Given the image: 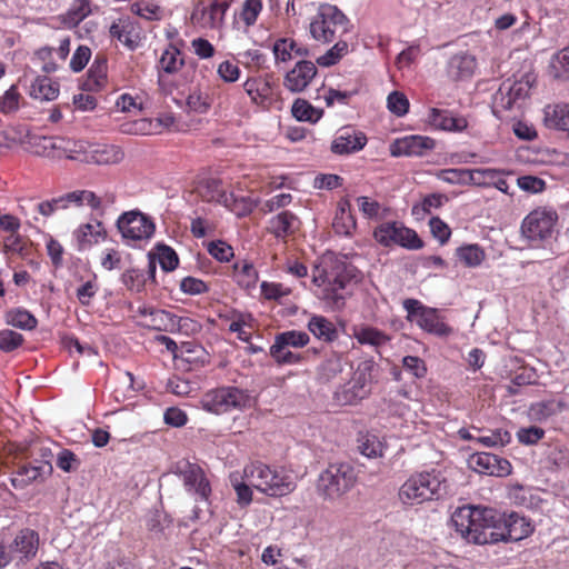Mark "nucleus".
Wrapping results in <instances>:
<instances>
[{
  "label": "nucleus",
  "instance_id": "09e8293b",
  "mask_svg": "<svg viewBox=\"0 0 569 569\" xmlns=\"http://www.w3.org/2000/svg\"><path fill=\"white\" fill-rule=\"evenodd\" d=\"M292 116L298 121L316 123L322 117V111L313 108L308 101L297 99L291 108Z\"/></svg>",
  "mask_w": 569,
  "mask_h": 569
},
{
  "label": "nucleus",
  "instance_id": "37998d69",
  "mask_svg": "<svg viewBox=\"0 0 569 569\" xmlns=\"http://www.w3.org/2000/svg\"><path fill=\"white\" fill-rule=\"evenodd\" d=\"M107 78V62L104 59L93 61L88 70V79L84 82L87 90H99L104 86Z\"/></svg>",
  "mask_w": 569,
  "mask_h": 569
},
{
  "label": "nucleus",
  "instance_id": "a211bd4d",
  "mask_svg": "<svg viewBox=\"0 0 569 569\" xmlns=\"http://www.w3.org/2000/svg\"><path fill=\"white\" fill-rule=\"evenodd\" d=\"M317 67L312 61L301 60L284 76L283 86L293 93L302 92L317 76Z\"/></svg>",
  "mask_w": 569,
  "mask_h": 569
},
{
  "label": "nucleus",
  "instance_id": "9d476101",
  "mask_svg": "<svg viewBox=\"0 0 569 569\" xmlns=\"http://www.w3.org/2000/svg\"><path fill=\"white\" fill-rule=\"evenodd\" d=\"M558 216L556 211L538 208L531 211L521 223V233L531 246L551 238Z\"/></svg>",
  "mask_w": 569,
  "mask_h": 569
},
{
  "label": "nucleus",
  "instance_id": "5701e85b",
  "mask_svg": "<svg viewBox=\"0 0 569 569\" xmlns=\"http://www.w3.org/2000/svg\"><path fill=\"white\" fill-rule=\"evenodd\" d=\"M543 123L548 129L561 131L569 137V103L547 104L543 108Z\"/></svg>",
  "mask_w": 569,
  "mask_h": 569
},
{
  "label": "nucleus",
  "instance_id": "423d86ee",
  "mask_svg": "<svg viewBox=\"0 0 569 569\" xmlns=\"http://www.w3.org/2000/svg\"><path fill=\"white\" fill-rule=\"evenodd\" d=\"M348 19L336 6L325 3L318 9L310 22L311 37L323 43L331 42L337 36L348 32Z\"/></svg>",
  "mask_w": 569,
  "mask_h": 569
},
{
  "label": "nucleus",
  "instance_id": "f257e3e1",
  "mask_svg": "<svg viewBox=\"0 0 569 569\" xmlns=\"http://www.w3.org/2000/svg\"><path fill=\"white\" fill-rule=\"evenodd\" d=\"M451 522L463 539L476 545L519 541L533 531L530 521L516 512L506 516L476 506L458 508Z\"/></svg>",
  "mask_w": 569,
  "mask_h": 569
},
{
  "label": "nucleus",
  "instance_id": "58836bf2",
  "mask_svg": "<svg viewBox=\"0 0 569 569\" xmlns=\"http://www.w3.org/2000/svg\"><path fill=\"white\" fill-rule=\"evenodd\" d=\"M456 257L468 268L479 267L486 258L485 250L477 243L463 244L456 249Z\"/></svg>",
  "mask_w": 569,
  "mask_h": 569
},
{
  "label": "nucleus",
  "instance_id": "5fc2aeb1",
  "mask_svg": "<svg viewBox=\"0 0 569 569\" xmlns=\"http://www.w3.org/2000/svg\"><path fill=\"white\" fill-rule=\"evenodd\" d=\"M348 43L346 41H338L327 52L317 58V63L320 67H331L339 62V60L347 54Z\"/></svg>",
  "mask_w": 569,
  "mask_h": 569
},
{
  "label": "nucleus",
  "instance_id": "4468645a",
  "mask_svg": "<svg viewBox=\"0 0 569 569\" xmlns=\"http://www.w3.org/2000/svg\"><path fill=\"white\" fill-rule=\"evenodd\" d=\"M470 469L478 473L503 477L511 472V465L507 459L489 452H476L468 459Z\"/></svg>",
  "mask_w": 569,
  "mask_h": 569
},
{
  "label": "nucleus",
  "instance_id": "4c0bfd02",
  "mask_svg": "<svg viewBox=\"0 0 569 569\" xmlns=\"http://www.w3.org/2000/svg\"><path fill=\"white\" fill-rule=\"evenodd\" d=\"M32 98L42 101H52L59 96V84L48 77H39L31 86Z\"/></svg>",
  "mask_w": 569,
  "mask_h": 569
},
{
  "label": "nucleus",
  "instance_id": "a878e982",
  "mask_svg": "<svg viewBox=\"0 0 569 569\" xmlns=\"http://www.w3.org/2000/svg\"><path fill=\"white\" fill-rule=\"evenodd\" d=\"M122 158L123 152L117 146L89 142L88 154L87 158H84V162L96 164H112L120 162Z\"/></svg>",
  "mask_w": 569,
  "mask_h": 569
},
{
  "label": "nucleus",
  "instance_id": "6e6d98bb",
  "mask_svg": "<svg viewBox=\"0 0 569 569\" xmlns=\"http://www.w3.org/2000/svg\"><path fill=\"white\" fill-rule=\"evenodd\" d=\"M333 228L337 233L349 236L356 229V220L345 207H340L333 220Z\"/></svg>",
  "mask_w": 569,
  "mask_h": 569
},
{
  "label": "nucleus",
  "instance_id": "f03ea898",
  "mask_svg": "<svg viewBox=\"0 0 569 569\" xmlns=\"http://www.w3.org/2000/svg\"><path fill=\"white\" fill-rule=\"evenodd\" d=\"M360 279V271L355 266L332 256L325 257L312 276L317 297L332 310L345 307L350 287Z\"/></svg>",
  "mask_w": 569,
  "mask_h": 569
},
{
  "label": "nucleus",
  "instance_id": "052dcab7",
  "mask_svg": "<svg viewBox=\"0 0 569 569\" xmlns=\"http://www.w3.org/2000/svg\"><path fill=\"white\" fill-rule=\"evenodd\" d=\"M261 10V0H246L242 4L240 19L246 23V26L250 27L256 23Z\"/></svg>",
  "mask_w": 569,
  "mask_h": 569
},
{
  "label": "nucleus",
  "instance_id": "6e6552de",
  "mask_svg": "<svg viewBox=\"0 0 569 569\" xmlns=\"http://www.w3.org/2000/svg\"><path fill=\"white\" fill-rule=\"evenodd\" d=\"M355 471L349 463H332L318 478V491L326 498L335 500L353 486Z\"/></svg>",
  "mask_w": 569,
  "mask_h": 569
},
{
  "label": "nucleus",
  "instance_id": "c85d7f7f",
  "mask_svg": "<svg viewBox=\"0 0 569 569\" xmlns=\"http://www.w3.org/2000/svg\"><path fill=\"white\" fill-rule=\"evenodd\" d=\"M231 0H214L210 6L198 8L194 16L200 12L201 24L207 28H218L222 24Z\"/></svg>",
  "mask_w": 569,
  "mask_h": 569
},
{
  "label": "nucleus",
  "instance_id": "603ef678",
  "mask_svg": "<svg viewBox=\"0 0 569 569\" xmlns=\"http://www.w3.org/2000/svg\"><path fill=\"white\" fill-rule=\"evenodd\" d=\"M133 27L131 23H113L110 27V34L112 38H116L121 43H123L130 50L136 49L138 42L136 37L132 36Z\"/></svg>",
  "mask_w": 569,
  "mask_h": 569
},
{
  "label": "nucleus",
  "instance_id": "aec40b11",
  "mask_svg": "<svg viewBox=\"0 0 569 569\" xmlns=\"http://www.w3.org/2000/svg\"><path fill=\"white\" fill-rule=\"evenodd\" d=\"M72 237L76 248L79 251H84L103 241L107 238V231L101 221L94 220L93 222L80 224L73 231Z\"/></svg>",
  "mask_w": 569,
  "mask_h": 569
},
{
  "label": "nucleus",
  "instance_id": "2f4dec72",
  "mask_svg": "<svg viewBox=\"0 0 569 569\" xmlns=\"http://www.w3.org/2000/svg\"><path fill=\"white\" fill-rule=\"evenodd\" d=\"M243 89L251 101L258 106H267L271 101L272 88L268 80L250 78L243 83Z\"/></svg>",
  "mask_w": 569,
  "mask_h": 569
},
{
  "label": "nucleus",
  "instance_id": "6ab92c4d",
  "mask_svg": "<svg viewBox=\"0 0 569 569\" xmlns=\"http://www.w3.org/2000/svg\"><path fill=\"white\" fill-rule=\"evenodd\" d=\"M435 141L423 136H407L397 139L390 146V153L393 157H413L421 156L426 150H431Z\"/></svg>",
  "mask_w": 569,
  "mask_h": 569
},
{
  "label": "nucleus",
  "instance_id": "0eeeda50",
  "mask_svg": "<svg viewBox=\"0 0 569 569\" xmlns=\"http://www.w3.org/2000/svg\"><path fill=\"white\" fill-rule=\"evenodd\" d=\"M117 228L124 243L129 247H141L148 242L156 231L153 220L139 210L123 212L117 220Z\"/></svg>",
  "mask_w": 569,
  "mask_h": 569
},
{
  "label": "nucleus",
  "instance_id": "bb28decb",
  "mask_svg": "<svg viewBox=\"0 0 569 569\" xmlns=\"http://www.w3.org/2000/svg\"><path fill=\"white\" fill-rule=\"evenodd\" d=\"M476 66L473 56L460 52L448 60L447 74L452 80H465L473 74Z\"/></svg>",
  "mask_w": 569,
  "mask_h": 569
},
{
  "label": "nucleus",
  "instance_id": "e2e57ef3",
  "mask_svg": "<svg viewBox=\"0 0 569 569\" xmlns=\"http://www.w3.org/2000/svg\"><path fill=\"white\" fill-rule=\"evenodd\" d=\"M262 296L268 300H280L290 295L291 290L282 283L263 281L260 286Z\"/></svg>",
  "mask_w": 569,
  "mask_h": 569
},
{
  "label": "nucleus",
  "instance_id": "de8ad7c7",
  "mask_svg": "<svg viewBox=\"0 0 569 569\" xmlns=\"http://www.w3.org/2000/svg\"><path fill=\"white\" fill-rule=\"evenodd\" d=\"M383 448L382 441L373 433H366L358 438V450L367 458L381 457Z\"/></svg>",
  "mask_w": 569,
  "mask_h": 569
},
{
  "label": "nucleus",
  "instance_id": "8fccbe9b",
  "mask_svg": "<svg viewBox=\"0 0 569 569\" xmlns=\"http://www.w3.org/2000/svg\"><path fill=\"white\" fill-rule=\"evenodd\" d=\"M234 271L239 284L246 288L254 287L258 280V272L249 261H241L234 264Z\"/></svg>",
  "mask_w": 569,
  "mask_h": 569
},
{
  "label": "nucleus",
  "instance_id": "9b49d317",
  "mask_svg": "<svg viewBox=\"0 0 569 569\" xmlns=\"http://www.w3.org/2000/svg\"><path fill=\"white\" fill-rule=\"evenodd\" d=\"M373 238L385 247L397 244L408 250H419L423 247V241L415 230L396 221L379 224L373 231Z\"/></svg>",
  "mask_w": 569,
  "mask_h": 569
},
{
  "label": "nucleus",
  "instance_id": "dca6fc26",
  "mask_svg": "<svg viewBox=\"0 0 569 569\" xmlns=\"http://www.w3.org/2000/svg\"><path fill=\"white\" fill-rule=\"evenodd\" d=\"M43 148L56 151L57 157H66L70 160L84 162L88 154L89 142L72 140L61 137L43 138Z\"/></svg>",
  "mask_w": 569,
  "mask_h": 569
},
{
  "label": "nucleus",
  "instance_id": "338daca9",
  "mask_svg": "<svg viewBox=\"0 0 569 569\" xmlns=\"http://www.w3.org/2000/svg\"><path fill=\"white\" fill-rule=\"evenodd\" d=\"M403 369L415 378H423L427 373V367L422 359L416 356H406L402 358Z\"/></svg>",
  "mask_w": 569,
  "mask_h": 569
},
{
  "label": "nucleus",
  "instance_id": "b1692460",
  "mask_svg": "<svg viewBox=\"0 0 569 569\" xmlns=\"http://www.w3.org/2000/svg\"><path fill=\"white\" fill-rule=\"evenodd\" d=\"M276 64L291 61L295 57H309L308 47L298 43L291 38H279L272 46Z\"/></svg>",
  "mask_w": 569,
  "mask_h": 569
},
{
  "label": "nucleus",
  "instance_id": "680f3d73",
  "mask_svg": "<svg viewBox=\"0 0 569 569\" xmlns=\"http://www.w3.org/2000/svg\"><path fill=\"white\" fill-rule=\"evenodd\" d=\"M387 107L397 117H402L408 112L409 101L403 93L393 91L387 98Z\"/></svg>",
  "mask_w": 569,
  "mask_h": 569
},
{
  "label": "nucleus",
  "instance_id": "13d9d810",
  "mask_svg": "<svg viewBox=\"0 0 569 569\" xmlns=\"http://www.w3.org/2000/svg\"><path fill=\"white\" fill-rule=\"evenodd\" d=\"M229 203L223 204L231 212L236 213L238 217H243L249 214L256 207L254 201L248 197H236L232 193V199L228 201Z\"/></svg>",
  "mask_w": 569,
  "mask_h": 569
},
{
  "label": "nucleus",
  "instance_id": "c756f323",
  "mask_svg": "<svg viewBox=\"0 0 569 569\" xmlns=\"http://www.w3.org/2000/svg\"><path fill=\"white\" fill-rule=\"evenodd\" d=\"M270 231L278 239H283L299 229V219L292 212L284 210L270 219Z\"/></svg>",
  "mask_w": 569,
  "mask_h": 569
},
{
  "label": "nucleus",
  "instance_id": "69168bd1",
  "mask_svg": "<svg viewBox=\"0 0 569 569\" xmlns=\"http://www.w3.org/2000/svg\"><path fill=\"white\" fill-rule=\"evenodd\" d=\"M443 199L445 197L441 194H429L420 203L412 207V213L416 216L430 213L431 209H437L442 206Z\"/></svg>",
  "mask_w": 569,
  "mask_h": 569
},
{
  "label": "nucleus",
  "instance_id": "2eb2a0df",
  "mask_svg": "<svg viewBox=\"0 0 569 569\" xmlns=\"http://www.w3.org/2000/svg\"><path fill=\"white\" fill-rule=\"evenodd\" d=\"M10 552L18 563L29 561L37 556L39 533L30 528L20 529L9 542Z\"/></svg>",
  "mask_w": 569,
  "mask_h": 569
},
{
  "label": "nucleus",
  "instance_id": "72a5a7b5",
  "mask_svg": "<svg viewBox=\"0 0 569 569\" xmlns=\"http://www.w3.org/2000/svg\"><path fill=\"white\" fill-rule=\"evenodd\" d=\"M352 336L360 345L370 346L375 349L385 346L390 340L387 333L370 326L353 327Z\"/></svg>",
  "mask_w": 569,
  "mask_h": 569
},
{
  "label": "nucleus",
  "instance_id": "864d4df0",
  "mask_svg": "<svg viewBox=\"0 0 569 569\" xmlns=\"http://www.w3.org/2000/svg\"><path fill=\"white\" fill-rule=\"evenodd\" d=\"M550 70L555 78H569V46L552 57Z\"/></svg>",
  "mask_w": 569,
  "mask_h": 569
},
{
  "label": "nucleus",
  "instance_id": "ddd939ff",
  "mask_svg": "<svg viewBox=\"0 0 569 569\" xmlns=\"http://www.w3.org/2000/svg\"><path fill=\"white\" fill-rule=\"evenodd\" d=\"M173 473L178 475L187 492L197 501H207L211 487L201 467L189 461H179L173 467Z\"/></svg>",
  "mask_w": 569,
  "mask_h": 569
},
{
  "label": "nucleus",
  "instance_id": "39448f33",
  "mask_svg": "<svg viewBox=\"0 0 569 569\" xmlns=\"http://www.w3.org/2000/svg\"><path fill=\"white\" fill-rule=\"evenodd\" d=\"M253 403L254 399L248 390L234 386H223L209 390L200 400L201 408L214 415L233 410L243 411L251 408Z\"/></svg>",
  "mask_w": 569,
  "mask_h": 569
},
{
  "label": "nucleus",
  "instance_id": "f704fd0d",
  "mask_svg": "<svg viewBox=\"0 0 569 569\" xmlns=\"http://www.w3.org/2000/svg\"><path fill=\"white\" fill-rule=\"evenodd\" d=\"M184 66L183 57L180 50L172 43H170L161 53L157 68L160 72L167 74H174L179 72Z\"/></svg>",
  "mask_w": 569,
  "mask_h": 569
},
{
  "label": "nucleus",
  "instance_id": "393cba45",
  "mask_svg": "<svg viewBox=\"0 0 569 569\" xmlns=\"http://www.w3.org/2000/svg\"><path fill=\"white\" fill-rule=\"evenodd\" d=\"M347 366H350L347 356L341 352L331 351L317 368L318 379L329 382L341 375Z\"/></svg>",
  "mask_w": 569,
  "mask_h": 569
},
{
  "label": "nucleus",
  "instance_id": "774afa93",
  "mask_svg": "<svg viewBox=\"0 0 569 569\" xmlns=\"http://www.w3.org/2000/svg\"><path fill=\"white\" fill-rule=\"evenodd\" d=\"M545 436V430L542 428L531 426L528 428H520L517 431V439L520 443L531 446L536 445L539 440H541Z\"/></svg>",
  "mask_w": 569,
  "mask_h": 569
},
{
  "label": "nucleus",
  "instance_id": "20e7f679",
  "mask_svg": "<svg viewBox=\"0 0 569 569\" xmlns=\"http://www.w3.org/2000/svg\"><path fill=\"white\" fill-rule=\"evenodd\" d=\"M243 470L244 479L264 495L280 497L291 492L295 488L291 477L283 470L260 461L247 465Z\"/></svg>",
  "mask_w": 569,
  "mask_h": 569
},
{
  "label": "nucleus",
  "instance_id": "e433bc0d",
  "mask_svg": "<svg viewBox=\"0 0 569 569\" xmlns=\"http://www.w3.org/2000/svg\"><path fill=\"white\" fill-rule=\"evenodd\" d=\"M214 89H197L188 96L187 104L197 113H207L214 103Z\"/></svg>",
  "mask_w": 569,
  "mask_h": 569
},
{
  "label": "nucleus",
  "instance_id": "bf43d9fd",
  "mask_svg": "<svg viewBox=\"0 0 569 569\" xmlns=\"http://www.w3.org/2000/svg\"><path fill=\"white\" fill-rule=\"evenodd\" d=\"M511 440V435L509 431L503 429H497L492 431L488 436H481L477 438V442L481 443L485 447H505Z\"/></svg>",
  "mask_w": 569,
  "mask_h": 569
},
{
  "label": "nucleus",
  "instance_id": "4be33fe9",
  "mask_svg": "<svg viewBox=\"0 0 569 569\" xmlns=\"http://www.w3.org/2000/svg\"><path fill=\"white\" fill-rule=\"evenodd\" d=\"M428 123L442 131L460 132L468 126L467 120L461 116H455L449 110L433 108L428 113Z\"/></svg>",
  "mask_w": 569,
  "mask_h": 569
},
{
  "label": "nucleus",
  "instance_id": "c03bdc74",
  "mask_svg": "<svg viewBox=\"0 0 569 569\" xmlns=\"http://www.w3.org/2000/svg\"><path fill=\"white\" fill-rule=\"evenodd\" d=\"M273 342L283 347H289L290 349H299L306 347L310 342V337L305 331L287 330L276 335Z\"/></svg>",
  "mask_w": 569,
  "mask_h": 569
},
{
  "label": "nucleus",
  "instance_id": "79ce46f5",
  "mask_svg": "<svg viewBox=\"0 0 569 569\" xmlns=\"http://www.w3.org/2000/svg\"><path fill=\"white\" fill-rule=\"evenodd\" d=\"M6 320L8 325L21 330H32L38 325L36 317L22 308L9 310L6 315Z\"/></svg>",
  "mask_w": 569,
  "mask_h": 569
},
{
  "label": "nucleus",
  "instance_id": "a18cd8bd",
  "mask_svg": "<svg viewBox=\"0 0 569 569\" xmlns=\"http://www.w3.org/2000/svg\"><path fill=\"white\" fill-rule=\"evenodd\" d=\"M269 353L278 365H299L305 360V355L276 342L271 345Z\"/></svg>",
  "mask_w": 569,
  "mask_h": 569
},
{
  "label": "nucleus",
  "instance_id": "cd10ccee",
  "mask_svg": "<svg viewBox=\"0 0 569 569\" xmlns=\"http://www.w3.org/2000/svg\"><path fill=\"white\" fill-rule=\"evenodd\" d=\"M51 466L46 462H39L38 465H23L11 478V485L16 489H23L33 481L49 475L51 472Z\"/></svg>",
  "mask_w": 569,
  "mask_h": 569
},
{
  "label": "nucleus",
  "instance_id": "ea45409f",
  "mask_svg": "<svg viewBox=\"0 0 569 569\" xmlns=\"http://www.w3.org/2000/svg\"><path fill=\"white\" fill-rule=\"evenodd\" d=\"M91 13L90 0H73L63 14V23L70 28L78 26Z\"/></svg>",
  "mask_w": 569,
  "mask_h": 569
},
{
  "label": "nucleus",
  "instance_id": "4d7b16f0",
  "mask_svg": "<svg viewBox=\"0 0 569 569\" xmlns=\"http://www.w3.org/2000/svg\"><path fill=\"white\" fill-rule=\"evenodd\" d=\"M157 256L161 268L164 271H172L179 263L176 251L166 244H157Z\"/></svg>",
  "mask_w": 569,
  "mask_h": 569
},
{
  "label": "nucleus",
  "instance_id": "49530a36",
  "mask_svg": "<svg viewBox=\"0 0 569 569\" xmlns=\"http://www.w3.org/2000/svg\"><path fill=\"white\" fill-rule=\"evenodd\" d=\"M22 100L23 98L19 92L18 87L16 84L10 86L0 96V112L4 116L16 113L20 109Z\"/></svg>",
  "mask_w": 569,
  "mask_h": 569
},
{
  "label": "nucleus",
  "instance_id": "c9c22d12",
  "mask_svg": "<svg viewBox=\"0 0 569 569\" xmlns=\"http://www.w3.org/2000/svg\"><path fill=\"white\" fill-rule=\"evenodd\" d=\"M199 193L204 201L217 202L222 206L229 203L228 201L232 199V193H227L217 179H208L201 182Z\"/></svg>",
  "mask_w": 569,
  "mask_h": 569
},
{
  "label": "nucleus",
  "instance_id": "f8f14e48",
  "mask_svg": "<svg viewBox=\"0 0 569 569\" xmlns=\"http://www.w3.org/2000/svg\"><path fill=\"white\" fill-rule=\"evenodd\" d=\"M371 366L363 363L358 367L352 378L339 386L335 391L333 398L338 405H356L367 398L370 393Z\"/></svg>",
  "mask_w": 569,
  "mask_h": 569
},
{
  "label": "nucleus",
  "instance_id": "1a4fd4ad",
  "mask_svg": "<svg viewBox=\"0 0 569 569\" xmlns=\"http://www.w3.org/2000/svg\"><path fill=\"white\" fill-rule=\"evenodd\" d=\"M532 82L533 77L531 74H526L519 80L511 81L508 79L503 81L498 91L493 94V113L499 114L501 111L520 107L529 96Z\"/></svg>",
  "mask_w": 569,
  "mask_h": 569
},
{
  "label": "nucleus",
  "instance_id": "7ed1b4c3",
  "mask_svg": "<svg viewBox=\"0 0 569 569\" xmlns=\"http://www.w3.org/2000/svg\"><path fill=\"white\" fill-rule=\"evenodd\" d=\"M447 489L440 471L431 470L412 475L399 489V499L405 505H419L438 499Z\"/></svg>",
  "mask_w": 569,
  "mask_h": 569
},
{
  "label": "nucleus",
  "instance_id": "0e129e2a",
  "mask_svg": "<svg viewBox=\"0 0 569 569\" xmlns=\"http://www.w3.org/2000/svg\"><path fill=\"white\" fill-rule=\"evenodd\" d=\"M22 335L9 329L0 331V350L3 352H11L16 350L22 345Z\"/></svg>",
  "mask_w": 569,
  "mask_h": 569
},
{
  "label": "nucleus",
  "instance_id": "412c9836",
  "mask_svg": "<svg viewBox=\"0 0 569 569\" xmlns=\"http://www.w3.org/2000/svg\"><path fill=\"white\" fill-rule=\"evenodd\" d=\"M569 405L563 398H550L532 402L528 408V417L535 422H546L568 410Z\"/></svg>",
  "mask_w": 569,
  "mask_h": 569
},
{
  "label": "nucleus",
  "instance_id": "473e14b6",
  "mask_svg": "<svg viewBox=\"0 0 569 569\" xmlns=\"http://www.w3.org/2000/svg\"><path fill=\"white\" fill-rule=\"evenodd\" d=\"M416 323L422 330L439 337L448 336L451 332V329L443 322L438 310L435 308L423 310Z\"/></svg>",
  "mask_w": 569,
  "mask_h": 569
},
{
  "label": "nucleus",
  "instance_id": "3c124183",
  "mask_svg": "<svg viewBox=\"0 0 569 569\" xmlns=\"http://www.w3.org/2000/svg\"><path fill=\"white\" fill-rule=\"evenodd\" d=\"M500 170L492 168L468 169L469 184L479 187L491 186Z\"/></svg>",
  "mask_w": 569,
  "mask_h": 569
},
{
  "label": "nucleus",
  "instance_id": "7c9ffc66",
  "mask_svg": "<svg viewBox=\"0 0 569 569\" xmlns=\"http://www.w3.org/2000/svg\"><path fill=\"white\" fill-rule=\"evenodd\" d=\"M307 328L315 338L327 343L338 338V330L335 323L320 315H312L308 320Z\"/></svg>",
  "mask_w": 569,
  "mask_h": 569
},
{
  "label": "nucleus",
  "instance_id": "a19ab883",
  "mask_svg": "<svg viewBox=\"0 0 569 569\" xmlns=\"http://www.w3.org/2000/svg\"><path fill=\"white\" fill-rule=\"evenodd\" d=\"M230 483L237 493V501L242 506H248L252 501L253 486L244 479V470L232 472Z\"/></svg>",
  "mask_w": 569,
  "mask_h": 569
},
{
  "label": "nucleus",
  "instance_id": "f3484780",
  "mask_svg": "<svg viewBox=\"0 0 569 569\" xmlns=\"http://www.w3.org/2000/svg\"><path fill=\"white\" fill-rule=\"evenodd\" d=\"M367 137L363 132L351 126L340 128L331 142V151L335 154L343 156L356 153L365 148Z\"/></svg>",
  "mask_w": 569,
  "mask_h": 569
}]
</instances>
